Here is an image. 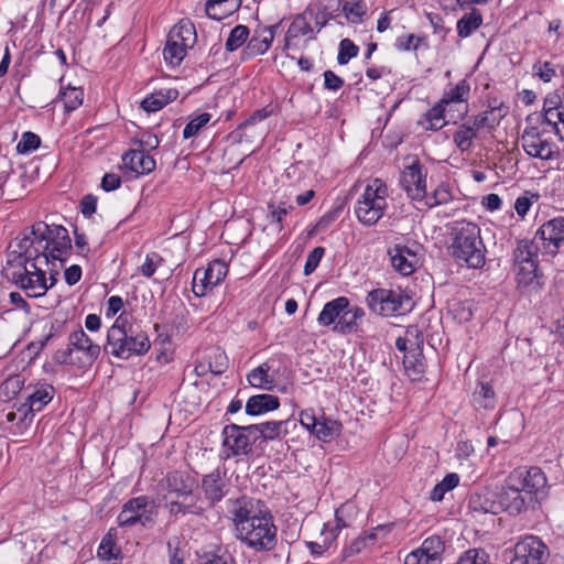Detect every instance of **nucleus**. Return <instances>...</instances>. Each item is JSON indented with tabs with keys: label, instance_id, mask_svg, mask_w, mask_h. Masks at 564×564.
<instances>
[{
	"label": "nucleus",
	"instance_id": "obj_62",
	"mask_svg": "<svg viewBox=\"0 0 564 564\" xmlns=\"http://www.w3.org/2000/svg\"><path fill=\"white\" fill-rule=\"evenodd\" d=\"M357 327V321H355L350 315L349 312L344 311L343 315L340 316V319L335 323L333 326V330L339 334H348L352 332Z\"/></svg>",
	"mask_w": 564,
	"mask_h": 564
},
{
	"label": "nucleus",
	"instance_id": "obj_43",
	"mask_svg": "<svg viewBox=\"0 0 564 564\" xmlns=\"http://www.w3.org/2000/svg\"><path fill=\"white\" fill-rule=\"evenodd\" d=\"M187 48H189V46H183L180 42L167 36L166 45L163 50L165 62L172 66H178L184 59Z\"/></svg>",
	"mask_w": 564,
	"mask_h": 564
},
{
	"label": "nucleus",
	"instance_id": "obj_58",
	"mask_svg": "<svg viewBox=\"0 0 564 564\" xmlns=\"http://www.w3.org/2000/svg\"><path fill=\"white\" fill-rule=\"evenodd\" d=\"M533 74L544 83H549L556 76V70L550 62L538 61L532 67Z\"/></svg>",
	"mask_w": 564,
	"mask_h": 564
},
{
	"label": "nucleus",
	"instance_id": "obj_21",
	"mask_svg": "<svg viewBox=\"0 0 564 564\" xmlns=\"http://www.w3.org/2000/svg\"><path fill=\"white\" fill-rule=\"evenodd\" d=\"M497 499L501 509L511 516H518L535 507L529 498L522 495V491H520L517 486L509 484L508 478L505 480V485L498 494Z\"/></svg>",
	"mask_w": 564,
	"mask_h": 564
},
{
	"label": "nucleus",
	"instance_id": "obj_22",
	"mask_svg": "<svg viewBox=\"0 0 564 564\" xmlns=\"http://www.w3.org/2000/svg\"><path fill=\"white\" fill-rule=\"evenodd\" d=\"M422 345L423 338H420L416 329H409L405 337H399L395 340V347L398 350L405 352L404 365L405 367H413L417 372H422Z\"/></svg>",
	"mask_w": 564,
	"mask_h": 564
},
{
	"label": "nucleus",
	"instance_id": "obj_3",
	"mask_svg": "<svg viewBox=\"0 0 564 564\" xmlns=\"http://www.w3.org/2000/svg\"><path fill=\"white\" fill-rule=\"evenodd\" d=\"M132 315L123 311L107 332L104 351L118 359L128 360L134 356H143L151 348L148 334L135 329L131 323Z\"/></svg>",
	"mask_w": 564,
	"mask_h": 564
},
{
	"label": "nucleus",
	"instance_id": "obj_54",
	"mask_svg": "<svg viewBox=\"0 0 564 564\" xmlns=\"http://www.w3.org/2000/svg\"><path fill=\"white\" fill-rule=\"evenodd\" d=\"M359 53V47L349 39H343L339 43V51L337 62L339 65H346L348 62L356 57Z\"/></svg>",
	"mask_w": 564,
	"mask_h": 564
},
{
	"label": "nucleus",
	"instance_id": "obj_44",
	"mask_svg": "<svg viewBox=\"0 0 564 564\" xmlns=\"http://www.w3.org/2000/svg\"><path fill=\"white\" fill-rule=\"evenodd\" d=\"M419 549L425 555L430 556L432 562L437 561L442 563L441 556L445 550V544L441 536L432 535L426 538Z\"/></svg>",
	"mask_w": 564,
	"mask_h": 564
},
{
	"label": "nucleus",
	"instance_id": "obj_42",
	"mask_svg": "<svg viewBox=\"0 0 564 564\" xmlns=\"http://www.w3.org/2000/svg\"><path fill=\"white\" fill-rule=\"evenodd\" d=\"M58 98L63 101L64 108L67 112L76 110L82 106L84 100V90L79 87H62L58 94Z\"/></svg>",
	"mask_w": 564,
	"mask_h": 564
},
{
	"label": "nucleus",
	"instance_id": "obj_38",
	"mask_svg": "<svg viewBox=\"0 0 564 564\" xmlns=\"http://www.w3.org/2000/svg\"><path fill=\"white\" fill-rule=\"evenodd\" d=\"M279 26L280 23L264 28L259 36H253L247 45L248 55L256 56L265 53L273 41L274 31Z\"/></svg>",
	"mask_w": 564,
	"mask_h": 564
},
{
	"label": "nucleus",
	"instance_id": "obj_6",
	"mask_svg": "<svg viewBox=\"0 0 564 564\" xmlns=\"http://www.w3.org/2000/svg\"><path fill=\"white\" fill-rule=\"evenodd\" d=\"M507 478L509 484L517 486L533 505L541 502L546 497L547 479L540 467L516 468Z\"/></svg>",
	"mask_w": 564,
	"mask_h": 564
},
{
	"label": "nucleus",
	"instance_id": "obj_26",
	"mask_svg": "<svg viewBox=\"0 0 564 564\" xmlns=\"http://www.w3.org/2000/svg\"><path fill=\"white\" fill-rule=\"evenodd\" d=\"M68 340L76 351L83 354L84 361H80L83 365H93L100 355V346L95 344L82 328L70 333Z\"/></svg>",
	"mask_w": 564,
	"mask_h": 564
},
{
	"label": "nucleus",
	"instance_id": "obj_37",
	"mask_svg": "<svg viewBox=\"0 0 564 564\" xmlns=\"http://www.w3.org/2000/svg\"><path fill=\"white\" fill-rule=\"evenodd\" d=\"M505 115L506 112H502L501 107H490L478 115L470 116L468 119L473 122L476 129H478V131L482 129L492 130L499 124Z\"/></svg>",
	"mask_w": 564,
	"mask_h": 564
},
{
	"label": "nucleus",
	"instance_id": "obj_48",
	"mask_svg": "<svg viewBox=\"0 0 564 564\" xmlns=\"http://www.w3.org/2000/svg\"><path fill=\"white\" fill-rule=\"evenodd\" d=\"M208 370L218 376L223 375L228 368V359L226 354L219 348H214L208 354Z\"/></svg>",
	"mask_w": 564,
	"mask_h": 564
},
{
	"label": "nucleus",
	"instance_id": "obj_11",
	"mask_svg": "<svg viewBox=\"0 0 564 564\" xmlns=\"http://www.w3.org/2000/svg\"><path fill=\"white\" fill-rule=\"evenodd\" d=\"M28 392L25 402L20 404L21 417L20 421L24 423H32L34 414L40 412L54 398L55 388L46 382H37L30 384L25 388Z\"/></svg>",
	"mask_w": 564,
	"mask_h": 564
},
{
	"label": "nucleus",
	"instance_id": "obj_31",
	"mask_svg": "<svg viewBox=\"0 0 564 564\" xmlns=\"http://www.w3.org/2000/svg\"><path fill=\"white\" fill-rule=\"evenodd\" d=\"M470 94V84L467 79H460L456 85H449L447 89L444 90L442 98L440 99L442 104L446 107L451 104H466L465 110L463 115L468 112L467 100Z\"/></svg>",
	"mask_w": 564,
	"mask_h": 564
},
{
	"label": "nucleus",
	"instance_id": "obj_4",
	"mask_svg": "<svg viewBox=\"0 0 564 564\" xmlns=\"http://www.w3.org/2000/svg\"><path fill=\"white\" fill-rule=\"evenodd\" d=\"M452 236L449 251L459 265L478 269L485 264L487 250L480 237V228L476 224L456 223Z\"/></svg>",
	"mask_w": 564,
	"mask_h": 564
},
{
	"label": "nucleus",
	"instance_id": "obj_34",
	"mask_svg": "<svg viewBox=\"0 0 564 564\" xmlns=\"http://www.w3.org/2000/svg\"><path fill=\"white\" fill-rule=\"evenodd\" d=\"M241 0H207L205 11L209 19L221 21L237 11Z\"/></svg>",
	"mask_w": 564,
	"mask_h": 564
},
{
	"label": "nucleus",
	"instance_id": "obj_14",
	"mask_svg": "<svg viewBox=\"0 0 564 564\" xmlns=\"http://www.w3.org/2000/svg\"><path fill=\"white\" fill-rule=\"evenodd\" d=\"M258 431L257 425L240 426L229 424L223 429V446L229 453L227 456L247 454L251 449V435Z\"/></svg>",
	"mask_w": 564,
	"mask_h": 564
},
{
	"label": "nucleus",
	"instance_id": "obj_8",
	"mask_svg": "<svg viewBox=\"0 0 564 564\" xmlns=\"http://www.w3.org/2000/svg\"><path fill=\"white\" fill-rule=\"evenodd\" d=\"M28 264L30 268L25 265L22 272H13L11 280L28 297H41L55 284L56 279L51 275L48 285L45 271L34 262Z\"/></svg>",
	"mask_w": 564,
	"mask_h": 564
},
{
	"label": "nucleus",
	"instance_id": "obj_47",
	"mask_svg": "<svg viewBox=\"0 0 564 564\" xmlns=\"http://www.w3.org/2000/svg\"><path fill=\"white\" fill-rule=\"evenodd\" d=\"M249 37V29L238 24L229 33L225 47L228 52L238 50Z\"/></svg>",
	"mask_w": 564,
	"mask_h": 564
},
{
	"label": "nucleus",
	"instance_id": "obj_10",
	"mask_svg": "<svg viewBox=\"0 0 564 564\" xmlns=\"http://www.w3.org/2000/svg\"><path fill=\"white\" fill-rule=\"evenodd\" d=\"M279 109V106L268 105L264 108L257 110L249 119L235 129L229 135L228 140L231 145L235 144H254L260 142L263 138L264 129L257 126V121H261Z\"/></svg>",
	"mask_w": 564,
	"mask_h": 564
},
{
	"label": "nucleus",
	"instance_id": "obj_9",
	"mask_svg": "<svg viewBox=\"0 0 564 564\" xmlns=\"http://www.w3.org/2000/svg\"><path fill=\"white\" fill-rule=\"evenodd\" d=\"M154 501L148 496H139L126 501L117 517L119 527H132L140 523L147 527L154 522L153 519Z\"/></svg>",
	"mask_w": 564,
	"mask_h": 564
},
{
	"label": "nucleus",
	"instance_id": "obj_28",
	"mask_svg": "<svg viewBox=\"0 0 564 564\" xmlns=\"http://www.w3.org/2000/svg\"><path fill=\"white\" fill-rule=\"evenodd\" d=\"M163 323L169 326L171 335L184 334L189 328L188 312L183 303L174 306L172 312L163 311Z\"/></svg>",
	"mask_w": 564,
	"mask_h": 564
},
{
	"label": "nucleus",
	"instance_id": "obj_33",
	"mask_svg": "<svg viewBox=\"0 0 564 564\" xmlns=\"http://www.w3.org/2000/svg\"><path fill=\"white\" fill-rule=\"evenodd\" d=\"M280 406V400L272 394H257L248 399L246 403V413L251 416L260 415L269 411L276 410Z\"/></svg>",
	"mask_w": 564,
	"mask_h": 564
},
{
	"label": "nucleus",
	"instance_id": "obj_17",
	"mask_svg": "<svg viewBox=\"0 0 564 564\" xmlns=\"http://www.w3.org/2000/svg\"><path fill=\"white\" fill-rule=\"evenodd\" d=\"M534 236L540 241L543 253L555 256L564 242V216L545 221Z\"/></svg>",
	"mask_w": 564,
	"mask_h": 564
},
{
	"label": "nucleus",
	"instance_id": "obj_18",
	"mask_svg": "<svg viewBox=\"0 0 564 564\" xmlns=\"http://www.w3.org/2000/svg\"><path fill=\"white\" fill-rule=\"evenodd\" d=\"M164 508L173 520H178L187 514L203 517L207 510L203 506V498L198 489L175 497V499L166 500Z\"/></svg>",
	"mask_w": 564,
	"mask_h": 564
},
{
	"label": "nucleus",
	"instance_id": "obj_61",
	"mask_svg": "<svg viewBox=\"0 0 564 564\" xmlns=\"http://www.w3.org/2000/svg\"><path fill=\"white\" fill-rule=\"evenodd\" d=\"M324 253L325 248L323 247H316L308 253L304 265L305 275H310L318 267Z\"/></svg>",
	"mask_w": 564,
	"mask_h": 564
},
{
	"label": "nucleus",
	"instance_id": "obj_23",
	"mask_svg": "<svg viewBox=\"0 0 564 564\" xmlns=\"http://www.w3.org/2000/svg\"><path fill=\"white\" fill-rule=\"evenodd\" d=\"M199 487L204 495V501L207 502L208 508L215 507L225 498L228 491L225 473H221L220 469L217 468L212 473L204 475Z\"/></svg>",
	"mask_w": 564,
	"mask_h": 564
},
{
	"label": "nucleus",
	"instance_id": "obj_55",
	"mask_svg": "<svg viewBox=\"0 0 564 564\" xmlns=\"http://www.w3.org/2000/svg\"><path fill=\"white\" fill-rule=\"evenodd\" d=\"M312 33V28L306 17L303 14L297 15L288 30V37L304 36Z\"/></svg>",
	"mask_w": 564,
	"mask_h": 564
},
{
	"label": "nucleus",
	"instance_id": "obj_51",
	"mask_svg": "<svg viewBox=\"0 0 564 564\" xmlns=\"http://www.w3.org/2000/svg\"><path fill=\"white\" fill-rule=\"evenodd\" d=\"M449 313L458 323L468 322L473 317L471 303L468 301H454L449 306Z\"/></svg>",
	"mask_w": 564,
	"mask_h": 564
},
{
	"label": "nucleus",
	"instance_id": "obj_27",
	"mask_svg": "<svg viewBox=\"0 0 564 564\" xmlns=\"http://www.w3.org/2000/svg\"><path fill=\"white\" fill-rule=\"evenodd\" d=\"M275 359H268L265 362L253 369L247 377L249 383L254 388L271 390L275 380L279 367H275Z\"/></svg>",
	"mask_w": 564,
	"mask_h": 564
},
{
	"label": "nucleus",
	"instance_id": "obj_32",
	"mask_svg": "<svg viewBox=\"0 0 564 564\" xmlns=\"http://www.w3.org/2000/svg\"><path fill=\"white\" fill-rule=\"evenodd\" d=\"M478 129L467 119L460 123L453 134V142L462 153H467L474 145V140L478 137Z\"/></svg>",
	"mask_w": 564,
	"mask_h": 564
},
{
	"label": "nucleus",
	"instance_id": "obj_45",
	"mask_svg": "<svg viewBox=\"0 0 564 564\" xmlns=\"http://www.w3.org/2000/svg\"><path fill=\"white\" fill-rule=\"evenodd\" d=\"M453 193L451 187L446 183H441L431 195L426 194V198L423 199L424 205L427 208H433L438 205H444L453 200Z\"/></svg>",
	"mask_w": 564,
	"mask_h": 564
},
{
	"label": "nucleus",
	"instance_id": "obj_35",
	"mask_svg": "<svg viewBox=\"0 0 564 564\" xmlns=\"http://www.w3.org/2000/svg\"><path fill=\"white\" fill-rule=\"evenodd\" d=\"M169 37L183 46L193 47L197 39L196 29L189 19H182L171 29Z\"/></svg>",
	"mask_w": 564,
	"mask_h": 564
},
{
	"label": "nucleus",
	"instance_id": "obj_64",
	"mask_svg": "<svg viewBox=\"0 0 564 564\" xmlns=\"http://www.w3.org/2000/svg\"><path fill=\"white\" fill-rule=\"evenodd\" d=\"M116 544L110 534H107L102 538L99 549L98 555L106 560L116 558L117 556Z\"/></svg>",
	"mask_w": 564,
	"mask_h": 564
},
{
	"label": "nucleus",
	"instance_id": "obj_50",
	"mask_svg": "<svg viewBox=\"0 0 564 564\" xmlns=\"http://www.w3.org/2000/svg\"><path fill=\"white\" fill-rule=\"evenodd\" d=\"M212 115L203 112L193 118L183 130V138L189 139L199 133V131L210 121Z\"/></svg>",
	"mask_w": 564,
	"mask_h": 564
},
{
	"label": "nucleus",
	"instance_id": "obj_52",
	"mask_svg": "<svg viewBox=\"0 0 564 564\" xmlns=\"http://www.w3.org/2000/svg\"><path fill=\"white\" fill-rule=\"evenodd\" d=\"M41 144V138L31 131H26L22 134L20 141L17 144V152L19 154H29L35 151Z\"/></svg>",
	"mask_w": 564,
	"mask_h": 564
},
{
	"label": "nucleus",
	"instance_id": "obj_56",
	"mask_svg": "<svg viewBox=\"0 0 564 564\" xmlns=\"http://www.w3.org/2000/svg\"><path fill=\"white\" fill-rule=\"evenodd\" d=\"M162 263L163 258L158 252H150L147 254L143 264L139 268V271L143 276L151 278Z\"/></svg>",
	"mask_w": 564,
	"mask_h": 564
},
{
	"label": "nucleus",
	"instance_id": "obj_7",
	"mask_svg": "<svg viewBox=\"0 0 564 564\" xmlns=\"http://www.w3.org/2000/svg\"><path fill=\"white\" fill-rule=\"evenodd\" d=\"M369 310L380 316L404 314L409 310L411 299L400 290L376 289L367 294Z\"/></svg>",
	"mask_w": 564,
	"mask_h": 564
},
{
	"label": "nucleus",
	"instance_id": "obj_19",
	"mask_svg": "<svg viewBox=\"0 0 564 564\" xmlns=\"http://www.w3.org/2000/svg\"><path fill=\"white\" fill-rule=\"evenodd\" d=\"M520 140L522 149L531 158L551 160L555 154L554 144L543 138V133L536 127L525 128Z\"/></svg>",
	"mask_w": 564,
	"mask_h": 564
},
{
	"label": "nucleus",
	"instance_id": "obj_24",
	"mask_svg": "<svg viewBox=\"0 0 564 564\" xmlns=\"http://www.w3.org/2000/svg\"><path fill=\"white\" fill-rule=\"evenodd\" d=\"M517 289L524 295H532L542 288V274L538 262H527L525 265L514 268Z\"/></svg>",
	"mask_w": 564,
	"mask_h": 564
},
{
	"label": "nucleus",
	"instance_id": "obj_12",
	"mask_svg": "<svg viewBox=\"0 0 564 564\" xmlns=\"http://www.w3.org/2000/svg\"><path fill=\"white\" fill-rule=\"evenodd\" d=\"M228 273L226 261L216 259L208 267L196 269L193 275V292L196 296H204L218 285Z\"/></svg>",
	"mask_w": 564,
	"mask_h": 564
},
{
	"label": "nucleus",
	"instance_id": "obj_46",
	"mask_svg": "<svg viewBox=\"0 0 564 564\" xmlns=\"http://www.w3.org/2000/svg\"><path fill=\"white\" fill-rule=\"evenodd\" d=\"M446 110V106L442 104L440 100L436 102L426 113H425V120L427 121L429 126L427 129L432 131L441 130L445 126L444 121V112Z\"/></svg>",
	"mask_w": 564,
	"mask_h": 564
},
{
	"label": "nucleus",
	"instance_id": "obj_36",
	"mask_svg": "<svg viewBox=\"0 0 564 564\" xmlns=\"http://www.w3.org/2000/svg\"><path fill=\"white\" fill-rule=\"evenodd\" d=\"M388 531L389 528L387 525H378L365 534L359 535L344 549V556L348 557L360 553L365 547L375 543L379 533Z\"/></svg>",
	"mask_w": 564,
	"mask_h": 564
},
{
	"label": "nucleus",
	"instance_id": "obj_39",
	"mask_svg": "<svg viewBox=\"0 0 564 564\" xmlns=\"http://www.w3.org/2000/svg\"><path fill=\"white\" fill-rule=\"evenodd\" d=\"M343 425L339 421L321 417L313 434L322 442L327 443L338 437L341 433Z\"/></svg>",
	"mask_w": 564,
	"mask_h": 564
},
{
	"label": "nucleus",
	"instance_id": "obj_15",
	"mask_svg": "<svg viewBox=\"0 0 564 564\" xmlns=\"http://www.w3.org/2000/svg\"><path fill=\"white\" fill-rule=\"evenodd\" d=\"M426 176L427 170L419 160L404 167L400 184L412 200L423 202L426 198Z\"/></svg>",
	"mask_w": 564,
	"mask_h": 564
},
{
	"label": "nucleus",
	"instance_id": "obj_57",
	"mask_svg": "<svg viewBox=\"0 0 564 564\" xmlns=\"http://www.w3.org/2000/svg\"><path fill=\"white\" fill-rule=\"evenodd\" d=\"M343 12L350 22L358 23L366 14V6L361 1L346 2L343 6Z\"/></svg>",
	"mask_w": 564,
	"mask_h": 564
},
{
	"label": "nucleus",
	"instance_id": "obj_53",
	"mask_svg": "<svg viewBox=\"0 0 564 564\" xmlns=\"http://www.w3.org/2000/svg\"><path fill=\"white\" fill-rule=\"evenodd\" d=\"M232 557L228 551L218 549L215 552H205L198 556V564H231Z\"/></svg>",
	"mask_w": 564,
	"mask_h": 564
},
{
	"label": "nucleus",
	"instance_id": "obj_63",
	"mask_svg": "<svg viewBox=\"0 0 564 564\" xmlns=\"http://www.w3.org/2000/svg\"><path fill=\"white\" fill-rule=\"evenodd\" d=\"M165 106L163 95L160 91L153 93L141 102V107L147 112H155Z\"/></svg>",
	"mask_w": 564,
	"mask_h": 564
},
{
	"label": "nucleus",
	"instance_id": "obj_60",
	"mask_svg": "<svg viewBox=\"0 0 564 564\" xmlns=\"http://www.w3.org/2000/svg\"><path fill=\"white\" fill-rule=\"evenodd\" d=\"M539 195L530 192H525L519 196L514 203V209L520 217H524L531 208L533 200L538 199Z\"/></svg>",
	"mask_w": 564,
	"mask_h": 564
},
{
	"label": "nucleus",
	"instance_id": "obj_30",
	"mask_svg": "<svg viewBox=\"0 0 564 564\" xmlns=\"http://www.w3.org/2000/svg\"><path fill=\"white\" fill-rule=\"evenodd\" d=\"M539 250L541 243L536 241L535 236L532 240H520L513 251L514 268L525 265L527 262H538Z\"/></svg>",
	"mask_w": 564,
	"mask_h": 564
},
{
	"label": "nucleus",
	"instance_id": "obj_40",
	"mask_svg": "<svg viewBox=\"0 0 564 564\" xmlns=\"http://www.w3.org/2000/svg\"><path fill=\"white\" fill-rule=\"evenodd\" d=\"M482 23V15L477 9H473L469 13L464 14L457 21V33L460 37H468Z\"/></svg>",
	"mask_w": 564,
	"mask_h": 564
},
{
	"label": "nucleus",
	"instance_id": "obj_13",
	"mask_svg": "<svg viewBox=\"0 0 564 564\" xmlns=\"http://www.w3.org/2000/svg\"><path fill=\"white\" fill-rule=\"evenodd\" d=\"M547 546L536 536L527 535L516 543L509 564H544Z\"/></svg>",
	"mask_w": 564,
	"mask_h": 564
},
{
	"label": "nucleus",
	"instance_id": "obj_20",
	"mask_svg": "<svg viewBox=\"0 0 564 564\" xmlns=\"http://www.w3.org/2000/svg\"><path fill=\"white\" fill-rule=\"evenodd\" d=\"M165 488L163 501L175 499V497L191 494L193 490L199 489L198 480L187 471L173 470L166 474L162 481Z\"/></svg>",
	"mask_w": 564,
	"mask_h": 564
},
{
	"label": "nucleus",
	"instance_id": "obj_49",
	"mask_svg": "<svg viewBox=\"0 0 564 564\" xmlns=\"http://www.w3.org/2000/svg\"><path fill=\"white\" fill-rule=\"evenodd\" d=\"M24 387V378L21 375H14L9 377L0 386V394L4 397V400H10L17 395Z\"/></svg>",
	"mask_w": 564,
	"mask_h": 564
},
{
	"label": "nucleus",
	"instance_id": "obj_2",
	"mask_svg": "<svg viewBox=\"0 0 564 564\" xmlns=\"http://www.w3.org/2000/svg\"><path fill=\"white\" fill-rule=\"evenodd\" d=\"M18 248L24 257L25 264L36 263L40 258H43L45 263L51 259L63 262L72 248V240L65 227L36 221L30 232L19 241Z\"/></svg>",
	"mask_w": 564,
	"mask_h": 564
},
{
	"label": "nucleus",
	"instance_id": "obj_16",
	"mask_svg": "<svg viewBox=\"0 0 564 564\" xmlns=\"http://www.w3.org/2000/svg\"><path fill=\"white\" fill-rule=\"evenodd\" d=\"M420 246L413 242L411 246L395 243L388 249L390 262L394 271L403 276L412 274L420 265Z\"/></svg>",
	"mask_w": 564,
	"mask_h": 564
},
{
	"label": "nucleus",
	"instance_id": "obj_41",
	"mask_svg": "<svg viewBox=\"0 0 564 564\" xmlns=\"http://www.w3.org/2000/svg\"><path fill=\"white\" fill-rule=\"evenodd\" d=\"M473 401L476 408L492 410L496 406V394L489 383L481 382L473 393Z\"/></svg>",
	"mask_w": 564,
	"mask_h": 564
},
{
	"label": "nucleus",
	"instance_id": "obj_5",
	"mask_svg": "<svg viewBox=\"0 0 564 564\" xmlns=\"http://www.w3.org/2000/svg\"><path fill=\"white\" fill-rule=\"evenodd\" d=\"M387 197V185L380 178H375L356 202L357 219L365 226L376 225L388 208Z\"/></svg>",
	"mask_w": 564,
	"mask_h": 564
},
{
	"label": "nucleus",
	"instance_id": "obj_25",
	"mask_svg": "<svg viewBox=\"0 0 564 564\" xmlns=\"http://www.w3.org/2000/svg\"><path fill=\"white\" fill-rule=\"evenodd\" d=\"M122 163L137 176L149 174L156 167L155 160L144 149L129 150L122 155Z\"/></svg>",
	"mask_w": 564,
	"mask_h": 564
},
{
	"label": "nucleus",
	"instance_id": "obj_59",
	"mask_svg": "<svg viewBox=\"0 0 564 564\" xmlns=\"http://www.w3.org/2000/svg\"><path fill=\"white\" fill-rule=\"evenodd\" d=\"M75 348L70 345V341L68 340V345L66 348L57 349L53 356V361L57 365H77L80 361H78L74 357Z\"/></svg>",
	"mask_w": 564,
	"mask_h": 564
},
{
	"label": "nucleus",
	"instance_id": "obj_1",
	"mask_svg": "<svg viewBox=\"0 0 564 564\" xmlns=\"http://www.w3.org/2000/svg\"><path fill=\"white\" fill-rule=\"evenodd\" d=\"M236 527L237 539L254 550H271L276 543V528L268 511H263L259 500L240 497L230 510Z\"/></svg>",
	"mask_w": 564,
	"mask_h": 564
},
{
	"label": "nucleus",
	"instance_id": "obj_29",
	"mask_svg": "<svg viewBox=\"0 0 564 564\" xmlns=\"http://www.w3.org/2000/svg\"><path fill=\"white\" fill-rule=\"evenodd\" d=\"M349 307V300L345 296L336 297L327 302L317 317V322L322 326L335 325L344 311Z\"/></svg>",
	"mask_w": 564,
	"mask_h": 564
}]
</instances>
